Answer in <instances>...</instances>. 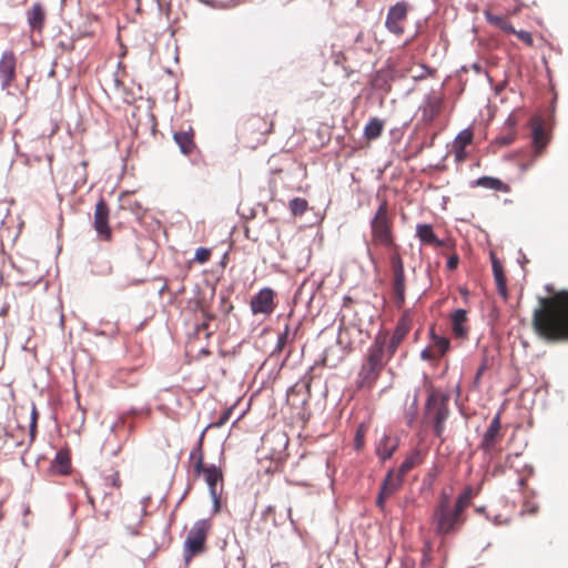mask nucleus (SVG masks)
<instances>
[{
	"label": "nucleus",
	"mask_w": 568,
	"mask_h": 568,
	"mask_svg": "<svg viewBox=\"0 0 568 568\" xmlns=\"http://www.w3.org/2000/svg\"><path fill=\"white\" fill-rule=\"evenodd\" d=\"M16 79V55L7 51L0 59V81L2 89H8Z\"/></svg>",
	"instance_id": "obj_14"
},
{
	"label": "nucleus",
	"mask_w": 568,
	"mask_h": 568,
	"mask_svg": "<svg viewBox=\"0 0 568 568\" xmlns=\"http://www.w3.org/2000/svg\"><path fill=\"white\" fill-rule=\"evenodd\" d=\"M399 444V439L397 436L392 435H384L377 446H376V454L382 459H388L393 456L394 452L397 449Z\"/></svg>",
	"instance_id": "obj_20"
},
{
	"label": "nucleus",
	"mask_w": 568,
	"mask_h": 568,
	"mask_svg": "<svg viewBox=\"0 0 568 568\" xmlns=\"http://www.w3.org/2000/svg\"><path fill=\"white\" fill-rule=\"evenodd\" d=\"M104 481L106 486H110L115 489H120L122 485L120 474L118 470H114L112 474L105 476Z\"/></svg>",
	"instance_id": "obj_39"
},
{
	"label": "nucleus",
	"mask_w": 568,
	"mask_h": 568,
	"mask_svg": "<svg viewBox=\"0 0 568 568\" xmlns=\"http://www.w3.org/2000/svg\"><path fill=\"white\" fill-rule=\"evenodd\" d=\"M416 233L422 243L428 245H435L437 247L443 246V241H440L436 234L432 225L429 224H419L416 227Z\"/></svg>",
	"instance_id": "obj_27"
},
{
	"label": "nucleus",
	"mask_w": 568,
	"mask_h": 568,
	"mask_svg": "<svg viewBox=\"0 0 568 568\" xmlns=\"http://www.w3.org/2000/svg\"><path fill=\"white\" fill-rule=\"evenodd\" d=\"M491 266H493V273H494V280L497 286V291L500 296H503L504 300H507L508 293H507V283H506V276L504 273V267L501 263L491 255Z\"/></svg>",
	"instance_id": "obj_23"
},
{
	"label": "nucleus",
	"mask_w": 568,
	"mask_h": 568,
	"mask_svg": "<svg viewBox=\"0 0 568 568\" xmlns=\"http://www.w3.org/2000/svg\"><path fill=\"white\" fill-rule=\"evenodd\" d=\"M389 498L387 495H384L379 491L378 497L376 499V504L381 509H384L386 499Z\"/></svg>",
	"instance_id": "obj_46"
},
{
	"label": "nucleus",
	"mask_w": 568,
	"mask_h": 568,
	"mask_svg": "<svg viewBox=\"0 0 568 568\" xmlns=\"http://www.w3.org/2000/svg\"><path fill=\"white\" fill-rule=\"evenodd\" d=\"M348 331L346 328H339V334H338V343L339 344H343L344 343V335L347 334Z\"/></svg>",
	"instance_id": "obj_49"
},
{
	"label": "nucleus",
	"mask_w": 568,
	"mask_h": 568,
	"mask_svg": "<svg viewBox=\"0 0 568 568\" xmlns=\"http://www.w3.org/2000/svg\"><path fill=\"white\" fill-rule=\"evenodd\" d=\"M402 484H403V478L400 476H398L397 474H395L394 471H389L383 481L381 491L384 495H387L388 497H390L395 491L398 490V488L402 486Z\"/></svg>",
	"instance_id": "obj_30"
},
{
	"label": "nucleus",
	"mask_w": 568,
	"mask_h": 568,
	"mask_svg": "<svg viewBox=\"0 0 568 568\" xmlns=\"http://www.w3.org/2000/svg\"><path fill=\"white\" fill-rule=\"evenodd\" d=\"M531 136L535 154L536 156H540L544 149L547 146L549 142V136L545 131L544 124L540 119L534 120Z\"/></svg>",
	"instance_id": "obj_16"
},
{
	"label": "nucleus",
	"mask_w": 568,
	"mask_h": 568,
	"mask_svg": "<svg viewBox=\"0 0 568 568\" xmlns=\"http://www.w3.org/2000/svg\"><path fill=\"white\" fill-rule=\"evenodd\" d=\"M367 255H368V258L371 261V263L374 265V267L376 268L377 267V261H376V257L375 255L373 254L372 250L368 248L367 250Z\"/></svg>",
	"instance_id": "obj_48"
},
{
	"label": "nucleus",
	"mask_w": 568,
	"mask_h": 568,
	"mask_svg": "<svg viewBox=\"0 0 568 568\" xmlns=\"http://www.w3.org/2000/svg\"><path fill=\"white\" fill-rule=\"evenodd\" d=\"M47 18V12L41 3H33L27 11V20L32 31L41 32Z\"/></svg>",
	"instance_id": "obj_18"
},
{
	"label": "nucleus",
	"mask_w": 568,
	"mask_h": 568,
	"mask_svg": "<svg viewBox=\"0 0 568 568\" xmlns=\"http://www.w3.org/2000/svg\"><path fill=\"white\" fill-rule=\"evenodd\" d=\"M385 123L378 118H372L364 128V136L368 141L376 140L383 133Z\"/></svg>",
	"instance_id": "obj_29"
},
{
	"label": "nucleus",
	"mask_w": 568,
	"mask_h": 568,
	"mask_svg": "<svg viewBox=\"0 0 568 568\" xmlns=\"http://www.w3.org/2000/svg\"><path fill=\"white\" fill-rule=\"evenodd\" d=\"M251 311L254 315H271L275 307V292L270 287H264L256 293L250 302Z\"/></svg>",
	"instance_id": "obj_12"
},
{
	"label": "nucleus",
	"mask_w": 568,
	"mask_h": 568,
	"mask_svg": "<svg viewBox=\"0 0 568 568\" xmlns=\"http://www.w3.org/2000/svg\"><path fill=\"white\" fill-rule=\"evenodd\" d=\"M408 4L405 1H399L392 6L386 16L385 27L386 29L400 37L404 33L405 24L407 22Z\"/></svg>",
	"instance_id": "obj_10"
},
{
	"label": "nucleus",
	"mask_w": 568,
	"mask_h": 568,
	"mask_svg": "<svg viewBox=\"0 0 568 568\" xmlns=\"http://www.w3.org/2000/svg\"><path fill=\"white\" fill-rule=\"evenodd\" d=\"M487 369V359L484 358L483 359V363L480 364V366L478 367L477 369V373H476V376H475V381L476 383L480 379L481 375L484 374V372Z\"/></svg>",
	"instance_id": "obj_45"
},
{
	"label": "nucleus",
	"mask_w": 568,
	"mask_h": 568,
	"mask_svg": "<svg viewBox=\"0 0 568 568\" xmlns=\"http://www.w3.org/2000/svg\"><path fill=\"white\" fill-rule=\"evenodd\" d=\"M352 302V297L345 296L343 301V306L347 307Z\"/></svg>",
	"instance_id": "obj_51"
},
{
	"label": "nucleus",
	"mask_w": 568,
	"mask_h": 568,
	"mask_svg": "<svg viewBox=\"0 0 568 568\" xmlns=\"http://www.w3.org/2000/svg\"><path fill=\"white\" fill-rule=\"evenodd\" d=\"M443 100L438 97H429L422 106V121L432 123L442 112Z\"/></svg>",
	"instance_id": "obj_19"
},
{
	"label": "nucleus",
	"mask_w": 568,
	"mask_h": 568,
	"mask_svg": "<svg viewBox=\"0 0 568 568\" xmlns=\"http://www.w3.org/2000/svg\"><path fill=\"white\" fill-rule=\"evenodd\" d=\"M414 321V311L406 308L403 311L400 317L397 321L396 327L386 342L385 353L388 354V358H392L397 352L398 346L405 339L409 331L412 329Z\"/></svg>",
	"instance_id": "obj_9"
},
{
	"label": "nucleus",
	"mask_w": 568,
	"mask_h": 568,
	"mask_svg": "<svg viewBox=\"0 0 568 568\" xmlns=\"http://www.w3.org/2000/svg\"><path fill=\"white\" fill-rule=\"evenodd\" d=\"M416 415H417V410H416V399H414V403L412 405V409L408 410L406 414H405V420L407 423L408 426H412L416 419Z\"/></svg>",
	"instance_id": "obj_44"
},
{
	"label": "nucleus",
	"mask_w": 568,
	"mask_h": 568,
	"mask_svg": "<svg viewBox=\"0 0 568 568\" xmlns=\"http://www.w3.org/2000/svg\"><path fill=\"white\" fill-rule=\"evenodd\" d=\"M466 523V516L453 508V501L446 493H442L434 507L430 524L438 536L454 535Z\"/></svg>",
	"instance_id": "obj_4"
},
{
	"label": "nucleus",
	"mask_w": 568,
	"mask_h": 568,
	"mask_svg": "<svg viewBox=\"0 0 568 568\" xmlns=\"http://www.w3.org/2000/svg\"><path fill=\"white\" fill-rule=\"evenodd\" d=\"M452 331L456 338H465L468 334V328L466 323L467 312L465 310L458 308L452 314Z\"/></svg>",
	"instance_id": "obj_21"
},
{
	"label": "nucleus",
	"mask_w": 568,
	"mask_h": 568,
	"mask_svg": "<svg viewBox=\"0 0 568 568\" xmlns=\"http://www.w3.org/2000/svg\"><path fill=\"white\" fill-rule=\"evenodd\" d=\"M531 324L537 336L546 342L568 341V291L561 290L539 297Z\"/></svg>",
	"instance_id": "obj_1"
},
{
	"label": "nucleus",
	"mask_w": 568,
	"mask_h": 568,
	"mask_svg": "<svg viewBox=\"0 0 568 568\" xmlns=\"http://www.w3.org/2000/svg\"><path fill=\"white\" fill-rule=\"evenodd\" d=\"M212 529V524L209 519H200L194 523L183 544V559L189 566L192 559L206 551V539Z\"/></svg>",
	"instance_id": "obj_5"
},
{
	"label": "nucleus",
	"mask_w": 568,
	"mask_h": 568,
	"mask_svg": "<svg viewBox=\"0 0 568 568\" xmlns=\"http://www.w3.org/2000/svg\"><path fill=\"white\" fill-rule=\"evenodd\" d=\"M17 428L21 430L23 437L20 444H24V437H28V443L31 444L36 438L38 410L34 404L30 407L20 406L14 410Z\"/></svg>",
	"instance_id": "obj_8"
},
{
	"label": "nucleus",
	"mask_w": 568,
	"mask_h": 568,
	"mask_svg": "<svg viewBox=\"0 0 568 568\" xmlns=\"http://www.w3.org/2000/svg\"><path fill=\"white\" fill-rule=\"evenodd\" d=\"M203 436L199 440L196 447H194L190 453V462L193 464L195 475L200 476L201 470H203L204 465V454H203Z\"/></svg>",
	"instance_id": "obj_31"
},
{
	"label": "nucleus",
	"mask_w": 568,
	"mask_h": 568,
	"mask_svg": "<svg viewBox=\"0 0 568 568\" xmlns=\"http://www.w3.org/2000/svg\"><path fill=\"white\" fill-rule=\"evenodd\" d=\"M229 419V413H224L221 420L219 422L217 426L223 425Z\"/></svg>",
	"instance_id": "obj_50"
},
{
	"label": "nucleus",
	"mask_w": 568,
	"mask_h": 568,
	"mask_svg": "<svg viewBox=\"0 0 568 568\" xmlns=\"http://www.w3.org/2000/svg\"><path fill=\"white\" fill-rule=\"evenodd\" d=\"M473 186H480L494 191H499L503 193L510 192V186L508 184L503 182L500 179L493 176H481L473 182Z\"/></svg>",
	"instance_id": "obj_25"
},
{
	"label": "nucleus",
	"mask_w": 568,
	"mask_h": 568,
	"mask_svg": "<svg viewBox=\"0 0 568 568\" xmlns=\"http://www.w3.org/2000/svg\"><path fill=\"white\" fill-rule=\"evenodd\" d=\"M201 475L204 476V479L210 488V494L212 498L214 499L215 504H219L220 493L217 490L219 483L223 481V474L222 470L214 466H205L203 467V470H201Z\"/></svg>",
	"instance_id": "obj_15"
},
{
	"label": "nucleus",
	"mask_w": 568,
	"mask_h": 568,
	"mask_svg": "<svg viewBox=\"0 0 568 568\" xmlns=\"http://www.w3.org/2000/svg\"><path fill=\"white\" fill-rule=\"evenodd\" d=\"M519 483H520V485H524V484H525V478H521V479L519 480Z\"/></svg>",
	"instance_id": "obj_52"
},
{
	"label": "nucleus",
	"mask_w": 568,
	"mask_h": 568,
	"mask_svg": "<svg viewBox=\"0 0 568 568\" xmlns=\"http://www.w3.org/2000/svg\"><path fill=\"white\" fill-rule=\"evenodd\" d=\"M515 140H516V132H515V130L511 129L508 133L498 136L495 140V143L500 146H506V145L511 144Z\"/></svg>",
	"instance_id": "obj_40"
},
{
	"label": "nucleus",
	"mask_w": 568,
	"mask_h": 568,
	"mask_svg": "<svg viewBox=\"0 0 568 568\" xmlns=\"http://www.w3.org/2000/svg\"><path fill=\"white\" fill-rule=\"evenodd\" d=\"M420 462H422L420 453L419 452H413L402 463V465L399 466V468L397 470V475L400 476L404 479L405 475L409 470H412L415 466L420 464Z\"/></svg>",
	"instance_id": "obj_33"
},
{
	"label": "nucleus",
	"mask_w": 568,
	"mask_h": 568,
	"mask_svg": "<svg viewBox=\"0 0 568 568\" xmlns=\"http://www.w3.org/2000/svg\"><path fill=\"white\" fill-rule=\"evenodd\" d=\"M513 34H516L517 38L523 41L524 43H526L527 45H532L534 44V39H532V36L530 32L526 31V30H520V31H517L515 30V32H511Z\"/></svg>",
	"instance_id": "obj_42"
},
{
	"label": "nucleus",
	"mask_w": 568,
	"mask_h": 568,
	"mask_svg": "<svg viewBox=\"0 0 568 568\" xmlns=\"http://www.w3.org/2000/svg\"><path fill=\"white\" fill-rule=\"evenodd\" d=\"M473 142V132L470 130L462 131L455 139L453 149L455 160L458 163L466 161V148Z\"/></svg>",
	"instance_id": "obj_17"
},
{
	"label": "nucleus",
	"mask_w": 568,
	"mask_h": 568,
	"mask_svg": "<svg viewBox=\"0 0 568 568\" xmlns=\"http://www.w3.org/2000/svg\"><path fill=\"white\" fill-rule=\"evenodd\" d=\"M212 251L206 247H199L195 251L194 261L199 264H204L211 258Z\"/></svg>",
	"instance_id": "obj_38"
},
{
	"label": "nucleus",
	"mask_w": 568,
	"mask_h": 568,
	"mask_svg": "<svg viewBox=\"0 0 568 568\" xmlns=\"http://www.w3.org/2000/svg\"><path fill=\"white\" fill-rule=\"evenodd\" d=\"M487 20L490 24L499 28L500 30L507 33L515 32V28L513 27V24L508 21V19L504 18L503 16L487 13Z\"/></svg>",
	"instance_id": "obj_35"
},
{
	"label": "nucleus",
	"mask_w": 568,
	"mask_h": 568,
	"mask_svg": "<svg viewBox=\"0 0 568 568\" xmlns=\"http://www.w3.org/2000/svg\"><path fill=\"white\" fill-rule=\"evenodd\" d=\"M458 265V257L456 255H453L447 261V267L449 270H455Z\"/></svg>",
	"instance_id": "obj_47"
},
{
	"label": "nucleus",
	"mask_w": 568,
	"mask_h": 568,
	"mask_svg": "<svg viewBox=\"0 0 568 568\" xmlns=\"http://www.w3.org/2000/svg\"><path fill=\"white\" fill-rule=\"evenodd\" d=\"M430 339L432 344L430 346L435 348V354L438 358L444 356L447 351L449 349L450 343L447 337L439 336L435 333L434 328L430 329Z\"/></svg>",
	"instance_id": "obj_32"
},
{
	"label": "nucleus",
	"mask_w": 568,
	"mask_h": 568,
	"mask_svg": "<svg viewBox=\"0 0 568 568\" xmlns=\"http://www.w3.org/2000/svg\"><path fill=\"white\" fill-rule=\"evenodd\" d=\"M529 165H523V170H527Z\"/></svg>",
	"instance_id": "obj_53"
},
{
	"label": "nucleus",
	"mask_w": 568,
	"mask_h": 568,
	"mask_svg": "<svg viewBox=\"0 0 568 568\" xmlns=\"http://www.w3.org/2000/svg\"><path fill=\"white\" fill-rule=\"evenodd\" d=\"M390 293L394 305L400 310L405 305L407 280L404 261L399 251L389 253Z\"/></svg>",
	"instance_id": "obj_6"
},
{
	"label": "nucleus",
	"mask_w": 568,
	"mask_h": 568,
	"mask_svg": "<svg viewBox=\"0 0 568 568\" xmlns=\"http://www.w3.org/2000/svg\"><path fill=\"white\" fill-rule=\"evenodd\" d=\"M523 457V455L520 453H517V454H514V455H508L505 459V463L503 465H499L497 466L495 469H494V474L497 475V474H504L506 468L508 469H515L516 471L520 473V471H527L528 475H530L532 473V468L526 464H523V465H515V462L516 460H520Z\"/></svg>",
	"instance_id": "obj_24"
},
{
	"label": "nucleus",
	"mask_w": 568,
	"mask_h": 568,
	"mask_svg": "<svg viewBox=\"0 0 568 568\" xmlns=\"http://www.w3.org/2000/svg\"><path fill=\"white\" fill-rule=\"evenodd\" d=\"M367 433V426L364 424H359L356 428L355 438H354V448L355 450H362L365 445V436Z\"/></svg>",
	"instance_id": "obj_37"
},
{
	"label": "nucleus",
	"mask_w": 568,
	"mask_h": 568,
	"mask_svg": "<svg viewBox=\"0 0 568 568\" xmlns=\"http://www.w3.org/2000/svg\"><path fill=\"white\" fill-rule=\"evenodd\" d=\"M426 415L433 420L436 437L442 438L449 415L448 397L439 392H432L426 402Z\"/></svg>",
	"instance_id": "obj_7"
},
{
	"label": "nucleus",
	"mask_w": 568,
	"mask_h": 568,
	"mask_svg": "<svg viewBox=\"0 0 568 568\" xmlns=\"http://www.w3.org/2000/svg\"><path fill=\"white\" fill-rule=\"evenodd\" d=\"M246 129L251 132L266 134L272 131L273 122L258 115H253L246 121Z\"/></svg>",
	"instance_id": "obj_28"
},
{
	"label": "nucleus",
	"mask_w": 568,
	"mask_h": 568,
	"mask_svg": "<svg viewBox=\"0 0 568 568\" xmlns=\"http://www.w3.org/2000/svg\"><path fill=\"white\" fill-rule=\"evenodd\" d=\"M290 334V326L286 325L284 332L278 336L277 344L275 346L274 353H280L285 347Z\"/></svg>",
	"instance_id": "obj_41"
},
{
	"label": "nucleus",
	"mask_w": 568,
	"mask_h": 568,
	"mask_svg": "<svg viewBox=\"0 0 568 568\" xmlns=\"http://www.w3.org/2000/svg\"><path fill=\"white\" fill-rule=\"evenodd\" d=\"M473 499V488L467 487L453 503V508L462 515H465V510L470 506Z\"/></svg>",
	"instance_id": "obj_34"
},
{
	"label": "nucleus",
	"mask_w": 568,
	"mask_h": 568,
	"mask_svg": "<svg viewBox=\"0 0 568 568\" xmlns=\"http://www.w3.org/2000/svg\"><path fill=\"white\" fill-rule=\"evenodd\" d=\"M377 199L379 205L369 222L371 245L382 246L389 253L399 251V245L395 241L394 217L388 201L385 197L381 199L379 195Z\"/></svg>",
	"instance_id": "obj_3"
},
{
	"label": "nucleus",
	"mask_w": 568,
	"mask_h": 568,
	"mask_svg": "<svg viewBox=\"0 0 568 568\" xmlns=\"http://www.w3.org/2000/svg\"><path fill=\"white\" fill-rule=\"evenodd\" d=\"M173 138L176 144L179 145L181 152L185 155L192 154L196 148L194 142V133L192 129H190L189 131L175 132Z\"/></svg>",
	"instance_id": "obj_22"
},
{
	"label": "nucleus",
	"mask_w": 568,
	"mask_h": 568,
	"mask_svg": "<svg viewBox=\"0 0 568 568\" xmlns=\"http://www.w3.org/2000/svg\"><path fill=\"white\" fill-rule=\"evenodd\" d=\"M71 469V459L68 452L60 450L51 464V470L58 475H67Z\"/></svg>",
	"instance_id": "obj_26"
},
{
	"label": "nucleus",
	"mask_w": 568,
	"mask_h": 568,
	"mask_svg": "<svg viewBox=\"0 0 568 568\" xmlns=\"http://www.w3.org/2000/svg\"><path fill=\"white\" fill-rule=\"evenodd\" d=\"M290 210L293 215H302L307 210V201L302 197H294L290 201Z\"/></svg>",
	"instance_id": "obj_36"
},
{
	"label": "nucleus",
	"mask_w": 568,
	"mask_h": 568,
	"mask_svg": "<svg viewBox=\"0 0 568 568\" xmlns=\"http://www.w3.org/2000/svg\"><path fill=\"white\" fill-rule=\"evenodd\" d=\"M110 209L104 199L95 204L93 227L99 237L103 241L110 242L112 240V231L109 226Z\"/></svg>",
	"instance_id": "obj_11"
},
{
	"label": "nucleus",
	"mask_w": 568,
	"mask_h": 568,
	"mask_svg": "<svg viewBox=\"0 0 568 568\" xmlns=\"http://www.w3.org/2000/svg\"><path fill=\"white\" fill-rule=\"evenodd\" d=\"M386 342L387 332H379L367 348L355 381L357 389L371 390L381 377L384 367L390 359L385 353Z\"/></svg>",
	"instance_id": "obj_2"
},
{
	"label": "nucleus",
	"mask_w": 568,
	"mask_h": 568,
	"mask_svg": "<svg viewBox=\"0 0 568 568\" xmlns=\"http://www.w3.org/2000/svg\"><path fill=\"white\" fill-rule=\"evenodd\" d=\"M503 439L500 415L497 414L490 422L487 430L485 432L483 439L479 444V448L485 454H491L496 445Z\"/></svg>",
	"instance_id": "obj_13"
},
{
	"label": "nucleus",
	"mask_w": 568,
	"mask_h": 568,
	"mask_svg": "<svg viewBox=\"0 0 568 568\" xmlns=\"http://www.w3.org/2000/svg\"><path fill=\"white\" fill-rule=\"evenodd\" d=\"M420 357L424 361H437V359H439L437 357V355L435 354V348H433L430 345L428 347H426L424 351H422Z\"/></svg>",
	"instance_id": "obj_43"
}]
</instances>
